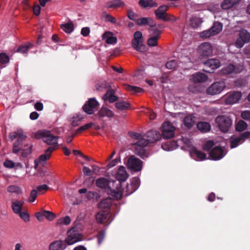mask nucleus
<instances>
[{"label": "nucleus", "instance_id": "f257e3e1", "mask_svg": "<svg viewBox=\"0 0 250 250\" xmlns=\"http://www.w3.org/2000/svg\"><path fill=\"white\" fill-rule=\"evenodd\" d=\"M129 136L132 140L131 145L134 146L135 153L143 158L147 156L145 147L148 143L155 142L161 138V134L156 130H150L146 135L130 132Z\"/></svg>", "mask_w": 250, "mask_h": 250}, {"label": "nucleus", "instance_id": "f03ea898", "mask_svg": "<svg viewBox=\"0 0 250 250\" xmlns=\"http://www.w3.org/2000/svg\"><path fill=\"white\" fill-rule=\"evenodd\" d=\"M182 146V148L189 151L190 156L197 161H202L206 159V155L202 151L198 150L193 145L191 140L184 137L177 142L170 141L162 145V148L167 151H171L177 147L178 145Z\"/></svg>", "mask_w": 250, "mask_h": 250}, {"label": "nucleus", "instance_id": "7ed1b4c3", "mask_svg": "<svg viewBox=\"0 0 250 250\" xmlns=\"http://www.w3.org/2000/svg\"><path fill=\"white\" fill-rule=\"evenodd\" d=\"M96 185L99 188L106 189L107 193L116 199H119L122 197L121 191L115 186L113 181H109L105 178H101L96 180Z\"/></svg>", "mask_w": 250, "mask_h": 250}, {"label": "nucleus", "instance_id": "20e7f679", "mask_svg": "<svg viewBox=\"0 0 250 250\" xmlns=\"http://www.w3.org/2000/svg\"><path fill=\"white\" fill-rule=\"evenodd\" d=\"M36 139H42V141L49 145H55L58 143V137L53 135L50 131L41 130L35 134Z\"/></svg>", "mask_w": 250, "mask_h": 250}, {"label": "nucleus", "instance_id": "39448f33", "mask_svg": "<svg viewBox=\"0 0 250 250\" xmlns=\"http://www.w3.org/2000/svg\"><path fill=\"white\" fill-rule=\"evenodd\" d=\"M131 45L133 48L138 51L145 52L147 50L146 46L144 44L142 33L140 31H136L134 33Z\"/></svg>", "mask_w": 250, "mask_h": 250}, {"label": "nucleus", "instance_id": "423d86ee", "mask_svg": "<svg viewBox=\"0 0 250 250\" xmlns=\"http://www.w3.org/2000/svg\"><path fill=\"white\" fill-rule=\"evenodd\" d=\"M168 7L166 5L160 6L155 11V13L157 19L162 20L164 21H176V18L171 15L166 13Z\"/></svg>", "mask_w": 250, "mask_h": 250}, {"label": "nucleus", "instance_id": "0eeeda50", "mask_svg": "<svg viewBox=\"0 0 250 250\" xmlns=\"http://www.w3.org/2000/svg\"><path fill=\"white\" fill-rule=\"evenodd\" d=\"M161 130L163 138L168 139L174 137L175 127L171 123L167 122L162 124Z\"/></svg>", "mask_w": 250, "mask_h": 250}, {"label": "nucleus", "instance_id": "6e6552de", "mask_svg": "<svg viewBox=\"0 0 250 250\" xmlns=\"http://www.w3.org/2000/svg\"><path fill=\"white\" fill-rule=\"evenodd\" d=\"M220 130L224 132H227L231 125L230 119L225 116H219L215 120Z\"/></svg>", "mask_w": 250, "mask_h": 250}, {"label": "nucleus", "instance_id": "1a4fd4ad", "mask_svg": "<svg viewBox=\"0 0 250 250\" xmlns=\"http://www.w3.org/2000/svg\"><path fill=\"white\" fill-rule=\"evenodd\" d=\"M149 31V36L147 42V45L150 47L156 46L160 37L161 31L155 27H151Z\"/></svg>", "mask_w": 250, "mask_h": 250}, {"label": "nucleus", "instance_id": "9d476101", "mask_svg": "<svg viewBox=\"0 0 250 250\" xmlns=\"http://www.w3.org/2000/svg\"><path fill=\"white\" fill-rule=\"evenodd\" d=\"M225 83L223 81L216 82L212 84L206 90L207 93L214 95L220 93L225 88Z\"/></svg>", "mask_w": 250, "mask_h": 250}, {"label": "nucleus", "instance_id": "9b49d317", "mask_svg": "<svg viewBox=\"0 0 250 250\" xmlns=\"http://www.w3.org/2000/svg\"><path fill=\"white\" fill-rule=\"evenodd\" d=\"M250 41V34L245 29H241L239 34L235 45L239 48L242 47L244 45Z\"/></svg>", "mask_w": 250, "mask_h": 250}, {"label": "nucleus", "instance_id": "f8f14e48", "mask_svg": "<svg viewBox=\"0 0 250 250\" xmlns=\"http://www.w3.org/2000/svg\"><path fill=\"white\" fill-rule=\"evenodd\" d=\"M82 240V235L76 230L71 229L67 231V237L65 239L64 242L68 245H71Z\"/></svg>", "mask_w": 250, "mask_h": 250}, {"label": "nucleus", "instance_id": "ddd939ff", "mask_svg": "<svg viewBox=\"0 0 250 250\" xmlns=\"http://www.w3.org/2000/svg\"><path fill=\"white\" fill-rule=\"evenodd\" d=\"M56 148V146L49 147L45 152L44 154L41 155L38 159L34 161V168L37 169L40 164L43 165V163L49 159L50 155L53 151Z\"/></svg>", "mask_w": 250, "mask_h": 250}, {"label": "nucleus", "instance_id": "4468645a", "mask_svg": "<svg viewBox=\"0 0 250 250\" xmlns=\"http://www.w3.org/2000/svg\"><path fill=\"white\" fill-rule=\"evenodd\" d=\"M250 135L249 132H246L240 135H233L230 138L231 148H234L242 144L245 139L248 138Z\"/></svg>", "mask_w": 250, "mask_h": 250}, {"label": "nucleus", "instance_id": "2eb2a0df", "mask_svg": "<svg viewBox=\"0 0 250 250\" xmlns=\"http://www.w3.org/2000/svg\"><path fill=\"white\" fill-rule=\"evenodd\" d=\"M242 94L240 92L233 91L226 95L225 104L227 105L233 104L237 103L241 99Z\"/></svg>", "mask_w": 250, "mask_h": 250}, {"label": "nucleus", "instance_id": "dca6fc26", "mask_svg": "<svg viewBox=\"0 0 250 250\" xmlns=\"http://www.w3.org/2000/svg\"><path fill=\"white\" fill-rule=\"evenodd\" d=\"M116 178L117 180L113 181L116 187L120 186L121 181H125L127 179L128 174L124 167H120L116 173Z\"/></svg>", "mask_w": 250, "mask_h": 250}, {"label": "nucleus", "instance_id": "f3484780", "mask_svg": "<svg viewBox=\"0 0 250 250\" xmlns=\"http://www.w3.org/2000/svg\"><path fill=\"white\" fill-rule=\"evenodd\" d=\"M198 52L202 57H209L213 53V48L210 43L204 42L199 46Z\"/></svg>", "mask_w": 250, "mask_h": 250}, {"label": "nucleus", "instance_id": "a211bd4d", "mask_svg": "<svg viewBox=\"0 0 250 250\" xmlns=\"http://www.w3.org/2000/svg\"><path fill=\"white\" fill-rule=\"evenodd\" d=\"M127 166L129 168L134 171H139L142 168V162L134 156H131L128 160Z\"/></svg>", "mask_w": 250, "mask_h": 250}, {"label": "nucleus", "instance_id": "6ab92c4d", "mask_svg": "<svg viewBox=\"0 0 250 250\" xmlns=\"http://www.w3.org/2000/svg\"><path fill=\"white\" fill-rule=\"evenodd\" d=\"M243 69V66L238 65L234 66L233 64H229L226 65L221 70L223 75H229L230 74H237L241 72Z\"/></svg>", "mask_w": 250, "mask_h": 250}, {"label": "nucleus", "instance_id": "aec40b11", "mask_svg": "<svg viewBox=\"0 0 250 250\" xmlns=\"http://www.w3.org/2000/svg\"><path fill=\"white\" fill-rule=\"evenodd\" d=\"M98 105V102L94 98H91L85 104L83 108L85 112L91 114L97 109Z\"/></svg>", "mask_w": 250, "mask_h": 250}, {"label": "nucleus", "instance_id": "412c9836", "mask_svg": "<svg viewBox=\"0 0 250 250\" xmlns=\"http://www.w3.org/2000/svg\"><path fill=\"white\" fill-rule=\"evenodd\" d=\"M226 154L223 146H216L211 150L209 155L214 160H218L222 158Z\"/></svg>", "mask_w": 250, "mask_h": 250}, {"label": "nucleus", "instance_id": "4be33fe9", "mask_svg": "<svg viewBox=\"0 0 250 250\" xmlns=\"http://www.w3.org/2000/svg\"><path fill=\"white\" fill-rule=\"evenodd\" d=\"M179 61L180 62L178 64L177 61H176L175 60H170L166 63V66L167 69H175L177 66H180L181 63H186L189 62H190V60L188 57H181L180 58V60Z\"/></svg>", "mask_w": 250, "mask_h": 250}, {"label": "nucleus", "instance_id": "5701e85b", "mask_svg": "<svg viewBox=\"0 0 250 250\" xmlns=\"http://www.w3.org/2000/svg\"><path fill=\"white\" fill-rule=\"evenodd\" d=\"M97 115L100 119H110L114 117V113L107 107L103 106L98 111Z\"/></svg>", "mask_w": 250, "mask_h": 250}, {"label": "nucleus", "instance_id": "b1692460", "mask_svg": "<svg viewBox=\"0 0 250 250\" xmlns=\"http://www.w3.org/2000/svg\"><path fill=\"white\" fill-rule=\"evenodd\" d=\"M111 214L108 211L101 210L99 211L96 216V220L101 223H106L109 220Z\"/></svg>", "mask_w": 250, "mask_h": 250}, {"label": "nucleus", "instance_id": "393cba45", "mask_svg": "<svg viewBox=\"0 0 250 250\" xmlns=\"http://www.w3.org/2000/svg\"><path fill=\"white\" fill-rule=\"evenodd\" d=\"M103 40L109 44H115L117 42V39L114 36L113 33L110 31L105 32L102 36Z\"/></svg>", "mask_w": 250, "mask_h": 250}, {"label": "nucleus", "instance_id": "a878e982", "mask_svg": "<svg viewBox=\"0 0 250 250\" xmlns=\"http://www.w3.org/2000/svg\"><path fill=\"white\" fill-rule=\"evenodd\" d=\"M65 247V242L62 240H57L50 244L49 250H63Z\"/></svg>", "mask_w": 250, "mask_h": 250}, {"label": "nucleus", "instance_id": "bb28decb", "mask_svg": "<svg viewBox=\"0 0 250 250\" xmlns=\"http://www.w3.org/2000/svg\"><path fill=\"white\" fill-rule=\"evenodd\" d=\"M207 76L202 73H197L192 75L191 80L195 83L204 82L207 80Z\"/></svg>", "mask_w": 250, "mask_h": 250}, {"label": "nucleus", "instance_id": "cd10ccee", "mask_svg": "<svg viewBox=\"0 0 250 250\" xmlns=\"http://www.w3.org/2000/svg\"><path fill=\"white\" fill-rule=\"evenodd\" d=\"M24 203V201L22 200H16L13 201L12 203V208L14 212L17 214L20 213L21 211Z\"/></svg>", "mask_w": 250, "mask_h": 250}, {"label": "nucleus", "instance_id": "c85d7f7f", "mask_svg": "<svg viewBox=\"0 0 250 250\" xmlns=\"http://www.w3.org/2000/svg\"><path fill=\"white\" fill-rule=\"evenodd\" d=\"M203 21L200 17L192 16L189 20V25L193 28H197L201 25Z\"/></svg>", "mask_w": 250, "mask_h": 250}, {"label": "nucleus", "instance_id": "c756f323", "mask_svg": "<svg viewBox=\"0 0 250 250\" xmlns=\"http://www.w3.org/2000/svg\"><path fill=\"white\" fill-rule=\"evenodd\" d=\"M9 137L12 141L16 138L17 139H25L26 136L22 129H19L17 131L11 133Z\"/></svg>", "mask_w": 250, "mask_h": 250}, {"label": "nucleus", "instance_id": "7c9ffc66", "mask_svg": "<svg viewBox=\"0 0 250 250\" xmlns=\"http://www.w3.org/2000/svg\"><path fill=\"white\" fill-rule=\"evenodd\" d=\"M206 66L209 67L211 70H214L218 68L220 65V63L219 60L217 59H209L205 63Z\"/></svg>", "mask_w": 250, "mask_h": 250}, {"label": "nucleus", "instance_id": "2f4dec72", "mask_svg": "<svg viewBox=\"0 0 250 250\" xmlns=\"http://www.w3.org/2000/svg\"><path fill=\"white\" fill-rule=\"evenodd\" d=\"M103 99L105 101H108L109 103H113L117 100V97L115 95V92L113 90H109L104 96Z\"/></svg>", "mask_w": 250, "mask_h": 250}, {"label": "nucleus", "instance_id": "473e14b6", "mask_svg": "<svg viewBox=\"0 0 250 250\" xmlns=\"http://www.w3.org/2000/svg\"><path fill=\"white\" fill-rule=\"evenodd\" d=\"M124 5V2L121 0H112L107 2L106 6L108 8H117Z\"/></svg>", "mask_w": 250, "mask_h": 250}, {"label": "nucleus", "instance_id": "72a5a7b5", "mask_svg": "<svg viewBox=\"0 0 250 250\" xmlns=\"http://www.w3.org/2000/svg\"><path fill=\"white\" fill-rule=\"evenodd\" d=\"M196 119L193 115H188L186 116L184 120L185 126L188 128H191L195 123Z\"/></svg>", "mask_w": 250, "mask_h": 250}, {"label": "nucleus", "instance_id": "f704fd0d", "mask_svg": "<svg viewBox=\"0 0 250 250\" xmlns=\"http://www.w3.org/2000/svg\"><path fill=\"white\" fill-rule=\"evenodd\" d=\"M240 0H224L221 4L223 9H229L236 4Z\"/></svg>", "mask_w": 250, "mask_h": 250}, {"label": "nucleus", "instance_id": "c9c22d12", "mask_svg": "<svg viewBox=\"0 0 250 250\" xmlns=\"http://www.w3.org/2000/svg\"><path fill=\"white\" fill-rule=\"evenodd\" d=\"M139 4L141 7L144 8L156 7L158 5L153 0H140Z\"/></svg>", "mask_w": 250, "mask_h": 250}, {"label": "nucleus", "instance_id": "e433bc0d", "mask_svg": "<svg viewBox=\"0 0 250 250\" xmlns=\"http://www.w3.org/2000/svg\"><path fill=\"white\" fill-rule=\"evenodd\" d=\"M111 205V200L110 198H106L102 200L99 204V208L101 209H104L108 211Z\"/></svg>", "mask_w": 250, "mask_h": 250}, {"label": "nucleus", "instance_id": "4c0bfd02", "mask_svg": "<svg viewBox=\"0 0 250 250\" xmlns=\"http://www.w3.org/2000/svg\"><path fill=\"white\" fill-rule=\"evenodd\" d=\"M9 62V58L5 53H0V68L4 67Z\"/></svg>", "mask_w": 250, "mask_h": 250}, {"label": "nucleus", "instance_id": "58836bf2", "mask_svg": "<svg viewBox=\"0 0 250 250\" xmlns=\"http://www.w3.org/2000/svg\"><path fill=\"white\" fill-rule=\"evenodd\" d=\"M197 128L202 132H207L210 130V125L208 123L201 122L197 124Z\"/></svg>", "mask_w": 250, "mask_h": 250}, {"label": "nucleus", "instance_id": "ea45409f", "mask_svg": "<svg viewBox=\"0 0 250 250\" xmlns=\"http://www.w3.org/2000/svg\"><path fill=\"white\" fill-rule=\"evenodd\" d=\"M124 87L125 89L132 93H141L143 91V89L139 87L132 86L127 84H124Z\"/></svg>", "mask_w": 250, "mask_h": 250}, {"label": "nucleus", "instance_id": "a19ab883", "mask_svg": "<svg viewBox=\"0 0 250 250\" xmlns=\"http://www.w3.org/2000/svg\"><path fill=\"white\" fill-rule=\"evenodd\" d=\"M140 184V179L138 177L133 178L131 182L130 187L131 188L129 192L133 193L139 187Z\"/></svg>", "mask_w": 250, "mask_h": 250}, {"label": "nucleus", "instance_id": "79ce46f5", "mask_svg": "<svg viewBox=\"0 0 250 250\" xmlns=\"http://www.w3.org/2000/svg\"><path fill=\"white\" fill-rule=\"evenodd\" d=\"M116 107L121 110L127 109L130 107V104L126 101H119L115 104Z\"/></svg>", "mask_w": 250, "mask_h": 250}, {"label": "nucleus", "instance_id": "37998d69", "mask_svg": "<svg viewBox=\"0 0 250 250\" xmlns=\"http://www.w3.org/2000/svg\"><path fill=\"white\" fill-rule=\"evenodd\" d=\"M223 25L219 22H215L213 26L210 28L212 32V34L215 35L220 32L222 30Z\"/></svg>", "mask_w": 250, "mask_h": 250}, {"label": "nucleus", "instance_id": "c03bdc74", "mask_svg": "<svg viewBox=\"0 0 250 250\" xmlns=\"http://www.w3.org/2000/svg\"><path fill=\"white\" fill-rule=\"evenodd\" d=\"M7 191L11 193L20 194L22 193L21 188L17 185H11L7 187Z\"/></svg>", "mask_w": 250, "mask_h": 250}, {"label": "nucleus", "instance_id": "a18cd8bd", "mask_svg": "<svg viewBox=\"0 0 250 250\" xmlns=\"http://www.w3.org/2000/svg\"><path fill=\"white\" fill-rule=\"evenodd\" d=\"M151 21H152V20L149 18H141L137 19L136 22V23L140 25L150 24L151 27H153L152 24H151Z\"/></svg>", "mask_w": 250, "mask_h": 250}, {"label": "nucleus", "instance_id": "49530a36", "mask_svg": "<svg viewBox=\"0 0 250 250\" xmlns=\"http://www.w3.org/2000/svg\"><path fill=\"white\" fill-rule=\"evenodd\" d=\"M83 119V117L79 114L74 115L70 119L71 125L73 126H77Z\"/></svg>", "mask_w": 250, "mask_h": 250}, {"label": "nucleus", "instance_id": "de8ad7c7", "mask_svg": "<svg viewBox=\"0 0 250 250\" xmlns=\"http://www.w3.org/2000/svg\"><path fill=\"white\" fill-rule=\"evenodd\" d=\"M71 222V219L70 217L68 216H66L64 217H62L59 218L57 221V225H68Z\"/></svg>", "mask_w": 250, "mask_h": 250}, {"label": "nucleus", "instance_id": "09e8293b", "mask_svg": "<svg viewBox=\"0 0 250 250\" xmlns=\"http://www.w3.org/2000/svg\"><path fill=\"white\" fill-rule=\"evenodd\" d=\"M61 28L66 33H70L73 30L74 26L72 23L68 22L62 24Z\"/></svg>", "mask_w": 250, "mask_h": 250}, {"label": "nucleus", "instance_id": "8fccbe9b", "mask_svg": "<svg viewBox=\"0 0 250 250\" xmlns=\"http://www.w3.org/2000/svg\"><path fill=\"white\" fill-rule=\"evenodd\" d=\"M24 139H17V140L14 143L13 148V152L15 153H17L21 148V142Z\"/></svg>", "mask_w": 250, "mask_h": 250}, {"label": "nucleus", "instance_id": "3c124183", "mask_svg": "<svg viewBox=\"0 0 250 250\" xmlns=\"http://www.w3.org/2000/svg\"><path fill=\"white\" fill-rule=\"evenodd\" d=\"M32 45L31 43H28L27 44L21 45L19 46L17 50V52L21 53H26L29 48Z\"/></svg>", "mask_w": 250, "mask_h": 250}, {"label": "nucleus", "instance_id": "603ef678", "mask_svg": "<svg viewBox=\"0 0 250 250\" xmlns=\"http://www.w3.org/2000/svg\"><path fill=\"white\" fill-rule=\"evenodd\" d=\"M247 127V124L243 121H239L236 126V129L238 131L244 130Z\"/></svg>", "mask_w": 250, "mask_h": 250}, {"label": "nucleus", "instance_id": "864d4df0", "mask_svg": "<svg viewBox=\"0 0 250 250\" xmlns=\"http://www.w3.org/2000/svg\"><path fill=\"white\" fill-rule=\"evenodd\" d=\"M117 187H118L120 190L121 191L122 196L123 195L127 196L132 193L129 192L130 189H131V188L130 187V185H127L125 188H124L123 189H122L121 188V185L120 186H117Z\"/></svg>", "mask_w": 250, "mask_h": 250}, {"label": "nucleus", "instance_id": "5fc2aeb1", "mask_svg": "<svg viewBox=\"0 0 250 250\" xmlns=\"http://www.w3.org/2000/svg\"><path fill=\"white\" fill-rule=\"evenodd\" d=\"M43 215L49 221H52L56 217L55 214L47 210H43Z\"/></svg>", "mask_w": 250, "mask_h": 250}, {"label": "nucleus", "instance_id": "6e6d98bb", "mask_svg": "<svg viewBox=\"0 0 250 250\" xmlns=\"http://www.w3.org/2000/svg\"><path fill=\"white\" fill-rule=\"evenodd\" d=\"M212 36H213V35L212 34L211 29L204 31L200 34V37L203 39H206Z\"/></svg>", "mask_w": 250, "mask_h": 250}, {"label": "nucleus", "instance_id": "4d7b16f0", "mask_svg": "<svg viewBox=\"0 0 250 250\" xmlns=\"http://www.w3.org/2000/svg\"><path fill=\"white\" fill-rule=\"evenodd\" d=\"M32 146L30 145H27L24 146L22 149V155L25 157L31 152Z\"/></svg>", "mask_w": 250, "mask_h": 250}, {"label": "nucleus", "instance_id": "13d9d810", "mask_svg": "<svg viewBox=\"0 0 250 250\" xmlns=\"http://www.w3.org/2000/svg\"><path fill=\"white\" fill-rule=\"evenodd\" d=\"M48 189V187L46 185H42L37 187V191L39 194H42L46 192Z\"/></svg>", "mask_w": 250, "mask_h": 250}, {"label": "nucleus", "instance_id": "bf43d9fd", "mask_svg": "<svg viewBox=\"0 0 250 250\" xmlns=\"http://www.w3.org/2000/svg\"><path fill=\"white\" fill-rule=\"evenodd\" d=\"M17 214L19 215L20 217L25 222H27L30 220V216L27 211L20 212V213Z\"/></svg>", "mask_w": 250, "mask_h": 250}, {"label": "nucleus", "instance_id": "052dcab7", "mask_svg": "<svg viewBox=\"0 0 250 250\" xmlns=\"http://www.w3.org/2000/svg\"><path fill=\"white\" fill-rule=\"evenodd\" d=\"M38 194V193L36 189L32 190L31 191L30 196L28 199L29 202L31 203L34 202L37 197Z\"/></svg>", "mask_w": 250, "mask_h": 250}, {"label": "nucleus", "instance_id": "680f3d73", "mask_svg": "<svg viewBox=\"0 0 250 250\" xmlns=\"http://www.w3.org/2000/svg\"><path fill=\"white\" fill-rule=\"evenodd\" d=\"M91 125H92L91 124H90V123L84 125H83L79 127L77 130V133H80L83 132V131L87 130L89 128H91Z\"/></svg>", "mask_w": 250, "mask_h": 250}, {"label": "nucleus", "instance_id": "e2e57ef3", "mask_svg": "<svg viewBox=\"0 0 250 250\" xmlns=\"http://www.w3.org/2000/svg\"><path fill=\"white\" fill-rule=\"evenodd\" d=\"M3 165L7 168H12L15 167V163L11 160H6L4 161Z\"/></svg>", "mask_w": 250, "mask_h": 250}, {"label": "nucleus", "instance_id": "0e129e2a", "mask_svg": "<svg viewBox=\"0 0 250 250\" xmlns=\"http://www.w3.org/2000/svg\"><path fill=\"white\" fill-rule=\"evenodd\" d=\"M241 117L244 120L250 122V110H245L242 112Z\"/></svg>", "mask_w": 250, "mask_h": 250}, {"label": "nucleus", "instance_id": "69168bd1", "mask_svg": "<svg viewBox=\"0 0 250 250\" xmlns=\"http://www.w3.org/2000/svg\"><path fill=\"white\" fill-rule=\"evenodd\" d=\"M145 113L149 116L150 120H154L156 117L155 113L151 109H147Z\"/></svg>", "mask_w": 250, "mask_h": 250}, {"label": "nucleus", "instance_id": "338daca9", "mask_svg": "<svg viewBox=\"0 0 250 250\" xmlns=\"http://www.w3.org/2000/svg\"><path fill=\"white\" fill-rule=\"evenodd\" d=\"M214 146V143L212 141H208L203 146L204 150H208Z\"/></svg>", "mask_w": 250, "mask_h": 250}, {"label": "nucleus", "instance_id": "774afa93", "mask_svg": "<svg viewBox=\"0 0 250 250\" xmlns=\"http://www.w3.org/2000/svg\"><path fill=\"white\" fill-rule=\"evenodd\" d=\"M105 236V232L104 230H101L100 231L99 234L97 235L98 244H100L103 240L104 239Z\"/></svg>", "mask_w": 250, "mask_h": 250}]
</instances>
